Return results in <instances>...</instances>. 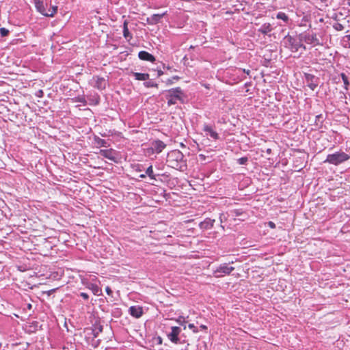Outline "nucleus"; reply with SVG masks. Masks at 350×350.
<instances>
[{"instance_id": "1", "label": "nucleus", "mask_w": 350, "mask_h": 350, "mask_svg": "<svg viewBox=\"0 0 350 350\" xmlns=\"http://www.w3.org/2000/svg\"><path fill=\"white\" fill-rule=\"evenodd\" d=\"M167 162L173 168H182L184 163V155L178 150H172L167 154Z\"/></svg>"}, {"instance_id": "2", "label": "nucleus", "mask_w": 350, "mask_h": 350, "mask_svg": "<svg viewBox=\"0 0 350 350\" xmlns=\"http://www.w3.org/2000/svg\"><path fill=\"white\" fill-rule=\"evenodd\" d=\"M184 95L183 91L180 88H172L166 91L165 97L167 99L169 106L175 105L177 100L183 102L182 96Z\"/></svg>"}, {"instance_id": "3", "label": "nucleus", "mask_w": 350, "mask_h": 350, "mask_svg": "<svg viewBox=\"0 0 350 350\" xmlns=\"http://www.w3.org/2000/svg\"><path fill=\"white\" fill-rule=\"evenodd\" d=\"M350 158V156L344 152H336L334 154H329L327 156L324 163H328L338 165Z\"/></svg>"}, {"instance_id": "4", "label": "nucleus", "mask_w": 350, "mask_h": 350, "mask_svg": "<svg viewBox=\"0 0 350 350\" xmlns=\"http://www.w3.org/2000/svg\"><path fill=\"white\" fill-rule=\"evenodd\" d=\"M234 270V267L228 266L227 263H224L219 265L213 273L215 278H220L223 275H230Z\"/></svg>"}, {"instance_id": "5", "label": "nucleus", "mask_w": 350, "mask_h": 350, "mask_svg": "<svg viewBox=\"0 0 350 350\" xmlns=\"http://www.w3.org/2000/svg\"><path fill=\"white\" fill-rule=\"evenodd\" d=\"M305 81L310 89L314 91L319 84V78L310 73L304 74Z\"/></svg>"}, {"instance_id": "6", "label": "nucleus", "mask_w": 350, "mask_h": 350, "mask_svg": "<svg viewBox=\"0 0 350 350\" xmlns=\"http://www.w3.org/2000/svg\"><path fill=\"white\" fill-rule=\"evenodd\" d=\"M172 331L167 334L168 338L174 343L178 344L180 342L178 335L181 332V329L179 327L174 326L171 328Z\"/></svg>"}, {"instance_id": "7", "label": "nucleus", "mask_w": 350, "mask_h": 350, "mask_svg": "<svg viewBox=\"0 0 350 350\" xmlns=\"http://www.w3.org/2000/svg\"><path fill=\"white\" fill-rule=\"evenodd\" d=\"M93 80L94 81V87L96 88L98 90L105 89L107 82L103 77H100L98 76L94 77Z\"/></svg>"}, {"instance_id": "8", "label": "nucleus", "mask_w": 350, "mask_h": 350, "mask_svg": "<svg viewBox=\"0 0 350 350\" xmlns=\"http://www.w3.org/2000/svg\"><path fill=\"white\" fill-rule=\"evenodd\" d=\"M166 145L161 140H155L151 144V148L157 153H160L165 148Z\"/></svg>"}, {"instance_id": "9", "label": "nucleus", "mask_w": 350, "mask_h": 350, "mask_svg": "<svg viewBox=\"0 0 350 350\" xmlns=\"http://www.w3.org/2000/svg\"><path fill=\"white\" fill-rule=\"evenodd\" d=\"M203 131L206 135H209L211 138L215 140L219 139L218 133L215 131L210 125L204 124L203 127Z\"/></svg>"}, {"instance_id": "10", "label": "nucleus", "mask_w": 350, "mask_h": 350, "mask_svg": "<svg viewBox=\"0 0 350 350\" xmlns=\"http://www.w3.org/2000/svg\"><path fill=\"white\" fill-rule=\"evenodd\" d=\"M215 221V219L206 218L199 224V227L203 230L211 229L213 227Z\"/></svg>"}, {"instance_id": "11", "label": "nucleus", "mask_w": 350, "mask_h": 350, "mask_svg": "<svg viewBox=\"0 0 350 350\" xmlns=\"http://www.w3.org/2000/svg\"><path fill=\"white\" fill-rule=\"evenodd\" d=\"M99 154L112 161H116L115 152L112 149L109 150H100Z\"/></svg>"}, {"instance_id": "12", "label": "nucleus", "mask_w": 350, "mask_h": 350, "mask_svg": "<svg viewBox=\"0 0 350 350\" xmlns=\"http://www.w3.org/2000/svg\"><path fill=\"white\" fill-rule=\"evenodd\" d=\"M138 57L140 59L144 61H148L150 62H154L155 61V57L152 54L145 51L139 52Z\"/></svg>"}, {"instance_id": "13", "label": "nucleus", "mask_w": 350, "mask_h": 350, "mask_svg": "<svg viewBox=\"0 0 350 350\" xmlns=\"http://www.w3.org/2000/svg\"><path fill=\"white\" fill-rule=\"evenodd\" d=\"M129 313L133 317L139 318L143 314V310L139 306H131L129 308Z\"/></svg>"}, {"instance_id": "14", "label": "nucleus", "mask_w": 350, "mask_h": 350, "mask_svg": "<svg viewBox=\"0 0 350 350\" xmlns=\"http://www.w3.org/2000/svg\"><path fill=\"white\" fill-rule=\"evenodd\" d=\"M165 13H163L161 14H152L150 17L147 18L146 21L150 25H155L160 21V20L165 16Z\"/></svg>"}, {"instance_id": "15", "label": "nucleus", "mask_w": 350, "mask_h": 350, "mask_svg": "<svg viewBox=\"0 0 350 350\" xmlns=\"http://www.w3.org/2000/svg\"><path fill=\"white\" fill-rule=\"evenodd\" d=\"M305 41L308 44H313L314 45L320 44L319 40L315 33L306 34L304 38Z\"/></svg>"}, {"instance_id": "16", "label": "nucleus", "mask_w": 350, "mask_h": 350, "mask_svg": "<svg viewBox=\"0 0 350 350\" xmlns=\"http://www.w3.org/2000/svg\"><path fill=\"white\" fill-rule=\"evenodd\" d=\"M35 5L37 10L41 13L42 15L44 16V14L47 12V10L45 7V5L44 4L42 1L40 0H35Z\"/></svg>"}, {"instance_id": "17", "label": "nucleus", "mask_w": 350, "mask_h": 350, "mask_svg": "<svg viewBox=\"0 0 350 350\" xmlns=\"http://www.w3.org/2000/svg\"><path fill=\"white\" fill-rule=\"evenodd\" d=\"M273 30L272 26L270 23H264L258 30V32L263 35H267Z\"/></svg>"}, {"instance_id": "18", "label": "nucleus", "mask_w": 350, "mask_h": 350, "mask_svg": "<svg viewBox=\"0 0 350 350\" xmlns=\"http://www.w3.org/2000/svg\"><path fill=\"white\" fill-rule=\"evenodd\" d=\"M133 75L136 80L147 81L149 79L150 75L148 73L133 72Z\"/></svg>"}, {"instance_id": "19", "label": "nucleus", "mask_w": 350, "mask_h": 350, "mask_svg": "<svg viewBox=\"0 0 350 350\" xmlns=\"http://www.w3.org/2000/svg\"><path fill=\"white\" fill-rule=\"evenodd\" d=\"M46 11L47 12L44 14V16L48 17H53L57 12V6L51 5L50 8Z\"/></svg>"}, {"instance_id": "20", "label": "nucleus", "mask_w": 350, "mask_h": 350, "mask_svg": "<svg viewBox=\"0 0 350 350\" xmlns=\"http://www.w3.org/2000/svg\"><path fill=\"white\" fill-rule=\"evenodd\" d=\"M123 36L126 39L132 38V36L129 31L128 23L126 21H124V23L123 24Z\"/></svg>"}, {"instance_id": "21", "label": "nucleus", "mask_w": 350, "mask_h": 350, "mask_svg": "<svg viewBox=\"0 0 350 350\" xmlns=\"http://www.w3.org/2000/svg\"><path fill=\"white\" fill-rule=\"evenodd\" d=\"M146 175L152 180H156L157 175L154 174L152 166H149L146 170Z\"/></svg>"}, {"instance_id": "22", "label": "nucleus", "mask_w": 350, "mask_h": 350, "mask_svg": "<svg viewBox=\"0 0 350 350\" xmlns=\"http://www.w3.org/2000/svg\"><path fill=\"white\" fill-rule=\"evenodd\" d=\"M94 141L98 145H99L102 147H108L109 146V145L105 139H101L98 137L96 136L94 137Z\"/></svg>"}, {"instance_id": "23", "label": "nucleus", "mask_w": 350, "mask_h": 350, "mask_svg": "<svg viewBox=\"0 0 350 350\" xmlns=\"http://www.w3.org/2000/svg\"><path fill=\"white\" fill-rule=\"evenodd\" d=\"M276 18L278 19L282 20L285 23H288L289 21L288 16L284 12H280L277 14Z\"/></svg>"}, {"instance_id": "24", "label": "nucleus", "mask_w": 350, "mask_h": 350, "mask_svg": "<svg viewBox=\"0 0 350 350\" xmlns=\"http://www.w3.org/2000/svg\"><path fill=\"white\" fill-rule=\"evenodd\" d=\"M340 76H341V78H342V81L344 83L345 88L346 90H347L348 89V86L349 85V80H348V77H347V76L345 73H341Z\"/></svg>"}, {"instance_id": "25", "label": "nucleus", "mask_w": 350, "mask_h": 350, "mask_svg": "<svg viewBox=\"0 0 350 350\" xmlns=\"http://www.w3.org/2000/svg\"><path fill=\"white\" fill-rule=\"evenodd\" d=\"M89 288H90L92 291L94 295H98V293L100 291V288L97 285L94 284H91L89 286Z\"/></svg>"}, {"instance_id": "26", "label": "nucleus", "mask_w": 350, "mask_h": 350, "mask_svg": "<svg viewBox=\"0 0 350 350\" xmlns=\"http://www.w3.org/2000/svg\"><path fill=\"white\" fill-rule=\"evenodd\" d=\"M232 216L239 217L243 215V212L241 209H234L230 211Z\"/></svg>"}, {"instance_id": "27", "label": "nucleus", "mask_w": 350, "mask_h": 350, "mask_svg": "<svg viewBox=\"0 0 350 350\" xmlns=\"http://www.w3.org/2000/svg\"><path fill=\"white\" fill-rule=\"evenodd\" d=\"M146 88H158V84L152 81H146L144 83Z\"/></svg>"}, {"instance_id": "28", "label": "nucleus", "mask_w": 350, "mask_h": 350, "mask_svg": "<svg viewBox=\"0 0 350 350\" xmlns=\"http://www.w3.org/2000/svg\"><path fill=\"white\" fill-rule=\"evenodd\" d=\"M103 331V326L99 325L96 328H95L93 330V335L95 338H96L99 333L102 332Z\"/></svg>"}, {"instance_id": "29", "label": "nucleus", "mask_w": 350, "mask_h": 350, "mask_svg": "<svg viewBox=\"0 0 350 350\" xmlns=\"http://www.w3.org/2000/svg\"><path fill=\"white\" fill-rule=\"evenodd\" d=\"M247 161H248V157H243L239 158L237 160V163L239 165H246Z\"/></svg>"}, {"instance_id": "30", "label": "nucleus", "mask_w": 350, "mask_h": 350, "mask_svg": "<svg viewBox=\"0 0 350 350\" xmlns=\"http://www.w3.org/2000/svg\"><path fill=\"white\" fill-rule=\"evenodd\" d=\"M10 31L8 29L1 27L0 28V33L2 37H5L9 34Z\"/></svg>"}, {"instance_id": "31", "label": "nucleus", "mask_w": 350, "mask_h": 350, "mask_svg": "<svg viewBox=\"0 0 350 350\" xmlns=\"http://www.w3.org/2000/svg\"><path fill=\"white\" fill-rule=\"evenodd\" d=\"M333 27L336 30V31H342L344 29V26L341 24V23H335L334 25H333Z\"/></svg>"}, {"instance_id": "32", "label": "nucleus", "mask_w": 350, "mask_h": 350, "mask_svg": "<svg viewBox=\"0 0 350 350\" xmlns=\"http://www.w3.org/2000/svg\"><path fill=\"white\" fill-rule=\"evenodd\" d=\"M291 44H292V46L293 48H295L296 51H297L299 47H303L304 49H305V46L300 42H297V43L291 42Z\"/></svg>"}, {"instance_id": "33", "label": "nucleus", "mask_w": 350, "mask_h": 350, "mask_svg": "<svg viewBox=\"0 0 350 350\" xmlns=\"http://www.w3.org/2000/svg\"><path fill=\"white\" fill-rule=\"evenodd\" d=\"M343 41L345 42H347V45L345 46L350 48V34L344 36Z\"/></svg>"}, {"instance_id": "34", "label": "nucleus", "mask_w": 350, "mask_h": 350, "mask_svg": "<svg viewBox=\"0 0 350 350\" xmlns=\"http://www.w3.org/2000/svg\"><path fill=\"white\" fill-rule=\"evenodd\" d=\"M80 296L82 297L85 300H88L89 299V295L85 293H81Z\"/></svg>"}, {"instance_id": "35", "label": "nucleus", "mask_w": 350, "mask_h": 350, "mask_svg": "<svg viewBox=\"0 0 350 350\" xmlns=\"http://www.w3.org/2000/svg\"><path fill=\"white\" fill-rule=\"evenodd\" d=\"M105 291L107 293V295H112L113 292H112L111 289L109 286L106 287Z\"/></svg>"}, {"instance_id": "36", "label": "nucleus", "mask_w": 350, "mask_h": 350, "mask_svg": "<svg viewBox=\"0 0 350 350\" xmlns=\"http://www.w3.org/2000/svg\"><path fill=\"white\" fill-rule=\"evenodd\" d=\"M43 91L42 90H40L39 91H38V92L36 93V96L38 97H42L43 96Z\"/></svg>"}, {"instance_id": "37", "label": "nucleus", "mask_w": 350, "mask_h": 350, "mask_svg": "<svg viewBox=\"0 0 350 350\" xmlns=\"http://www.w3.org/2000/svg\"><path fill=\"white\" fill-rule=\"evenodd\" d=\"M268 226L270 228H275V224L273 221H269L268 222Z\"/></svg>"}, {"instance_id": "38", "label": "nucleus", "mask_w": 350, "mask_h": 350, "mask_svg": "<svg viewBox=\"0 0 350 350\" xmlns=\"http://www.w3.org/2000/svg\"><path fill=\"white\" fill-rule=\"evenodd\" d=\"M166 83H167V85H171V84H172L174 83L173 82V79H167Z\"/></svg>"}, {"instance_id": "39", "label": "nucleus", "mask_w": 350, "mask_h": 350, "mask_svg": "<svg viewBox=\"0 0 350 350\" xmlns=\"http://www.w3.org/2000/svg\"><path fill=\"white\" fill-rule=\"evenodd\" d=\"M146 176H147V175H146V173H145V174H140V175H139V178H145L146 177Z\"/></svg>"}, {"instance_id": "40", "label": "nucleus", "mask_w": 350, "mask_h": 350, "mask_svg": "<svg viewBox=\"0 0 350 350\" xmlns=\"http://www.w3.org/2000/svg\"><path fill=\"white\" fill-rule=\"evenodd\" d=\"M272 150L271 148H267L266 150V152L268 154H270L271 153Z\"/></svg>"}, {"instance_id": "41", "label": "nucleus", "mask_w": 350, "mask_h": 350, "mask_svg": "<svg viewBox=\"0 0 350 350\" xmlns=\"http://www.w3.org/2000/svg\"><path fill=\"white\" fill-rule=\"evenodd\" d=\"M200 328H201L202 329H204V330H205V329H207V327H206V325H200Z\"/></svg>"}, {"instance_id": "42", "label": "nucleus", "mask_w": 350, "mask_h": 350, "mask_svg": "<svg viewBox=\"0 0 350 350\" xmlns=\"http://www.w3.org/2000/svg\"><path fill=\"white\" fill-rule=\"evenodd\" d=\"M163 74V72L162 70H158V76L160 77Z\"/></svg>"}, {"instance_id": "43", "label": "nucleus", "mask_w": 350, "mask_h": 350, "mask_svg": "<svg viewBox=\"0 0 350 350\" xmlns=\"http://www.w3.org/2000/svg\"><path fill=\"white\" fill-rule=\"evenodd\" d=\"M157 340H158V343H159V344H161V343H162V339H161V337H159H159L157 338Z\"/></svg>"}, {"instance_id": "44", "label": "nucleus", "mask_w": 350, "mask_h": 350, "mask_svg": "<svg viewBox=\"0 0 350 350\" xmlns=\"http://www.w3.org/2000/svg\"><path fill=\"white\" fill-rule=\"evenodd\" d=\"M189 328H190V329H194V328H195V326H194V325H193V324H189Z\"/></svg>"}, {"instance_id": "45", "label": "nucleus", "mask_w": 350, "mask_h": 350, "mask_svg": "<svg viewBox=\"0 0 350 350\" xmlns=\"http://www.w3.org/2000/svg\"><path fill=\"white\" fill-rule=\"evenodd\" d=\"M243 72H246L247 75H249L250 72V70H243Z\"/></svg>"}, {"instance_id": "46", "label": "nucleus", "mask_w": 350, "mask_h": 350, "mask_svg": "<svg viewBox=\"0 0 350 350\" xmlns=\"http://www.w3.org/2000/svg\"><path fill=\"white\" fill-rule=\"evenodd\" d=\"M179 79V77L178 76H175L172 78V79H175V80H178Z\"/></svg>"}, {"instance_id": "47", "label": "nucleus", "mask_w": 350, "mask_h": 350, "mask_svg": "<svg viewBox=\"0 0 350 350\" xmlns=\"http://www.w3.org/2000/svg\"><path fill=\"white\" fill-rule=\"evenodd\" d=\"M27 307H28L29 309H31V304H29Z\"/></svg>"}, {"instance_id": "48", "label": "nucleus", "mask_w": 350, "mask_h": 350, "mask_svg": "<svg viewBox=\"0 0 350 350\" xmlns=\"http://www.w3.org/2000/svg\"><path fill=\"white\" fill-rule=\"evenodd\" d=\"M189 49H194V46H191Z\"/></svg>"}, {"instance_id": "49", "label": "nucleus", "mask_w": 350, "mask_h": 350, "mask_svg": "<svg viewBox=\"0 0 350 350\" xmlns=\"http://www.w3.org/2000/svg\"><path fill=\"white\" fill-rule=\"evenodd\" d=\"M347 4H348V5H349V6H350V1L348 2V3H347Z\"/></svg>"}, {"instance_id": "50", "label": "nucleus", "mask_w": 350, "mask_h": 350, "mask_svg": "<svg viewBox=\"0 0 350 350\" xmlns=\"http://www.w3.org/2000/svg\"><path fill=\"white\" fill-rule=\"evenodd\" d=\"M289 40H290V42H291L292 38H291V37H290V38H289Z\"/></svg>"}]
</instances>
